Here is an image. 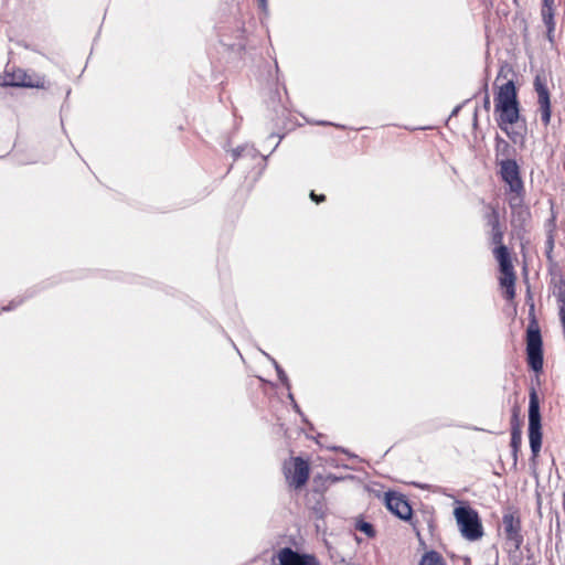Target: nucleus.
I'll return each instance as SVG.
<instances>
[{
  "mask_svg": "<svg viewBox=\"0 0 565 565\" xmlns=\"http://www.w3.org/2000/svg\"><path fill=\"white\" fill-rule=\"evenodd\" d=\"M502 276L500 277V284L502 287L505 288V294L509 299L514 298L515 290H514V282H515V275L513 267L509 269H501Z\"/></svg>",
  "mask_w": 565,
  "mask_h": 565,
  "instance_id": "11",
  "label": "nucleus"
},
{
  "mask_svg": "<svg viewBox=\"0 0 565 565\" xmlns=\"http://www.w3.org/2000/svg\"><path fill=\"white\" fill-rule=\"evenodd\" d=\"M294 407H295V409H296V411H299V407H298V405H297V404H295V406H294Z\"/></svg>",
  "mask_w": 565,
  "mask_h": 565,
  "instance_id": "33",
  "label": "nucleus"
},
{
  "mask_svg": "<svg viewBox=\"0 0 565 565\" xmlns=\"http://www.w3.org/2000/svg\"><path fill=\"white\" fill-rule=\"evenodd\" d=\"M459 109H460V106H457V107L452 110L451 115H452V116H454V115H457V113L459 111Z\"/></svg>",
  "mask_w": 565,
  "mask_h": 565,
  "instance_id": "30",
  "label": "nucleus"
},
{
  "mask_svg": "<svg viewBox=\"0 0 565 565\" xmlns=\"http://www.w3.org/2000/svg\"><path fill=\"white\" fill-rule=\"evenodd\" d=\"M418 565H446L443 556L436 551L426 552Z\"/></svg>",
  "mask_w": 565,
  "mask_h": 565,
  "instance_id": "17",
  "label": "nucleus"
},
{
  "mask_svg": "<svg viewBox=\"0 0 565 565\" xmlns=\"http://www.w3.org/2000/svg\"><path fill=\"white\" fill-rule=\"evenodd\" d=\"M310 198L312 201H315L317 203H320V202L324 201V199H326L323 194L317 195L313 191H311Z\"/></svg>",
  "mask_w": 565,
  "mask_h": 565,
  "instance_id": "26",
  "label": "nucleus"
},
{
  "mask_svg": "<svg viewBox=\"0 0 565 565\" xmlns=\"http://www.w3.org/2000/svg\"><path fill=\"white\" fill-rule=\"evenodd\" d=\"M527 352V361L531 369L535 372H539L543 367V354L542 351H526Z\"/></svg>",
  "mask_w": 565,
  "mask_h": 565,
  "instance_id": "18",
  "label": "nucleus"
},
{
  "mask_svg": "<svg viewBox=\"0 0 565 565\" xmlns=\"http://www.w3.org/2000/svg\"><path fill=\"white\" fill-rule=\"evenodd\" d=\"M318 124L319 125H328V122H326V121H319Z\"/></svg>",
  "mask_w": 565,
  "mask_h": 565,
  "instance_id": "32",
  "label": "nucleus"
},
{
  "mask_svg": "<svg viewBox=\"0 0 565 565\" xmlns=\"http://www.w3.org/2000/svg\"><path fill=\"white\" fill-rule=\"evenodd\" d=\"M522 444V431L519 426H514L511 430V448H512V457L513 465L516 466L518 462V452Z\"/></svg>",
  "mask_w": 565,
  "mask_h": 565,
  "instance_id": "16",
  "label": "nucleus"
},
{
  "mask_svg": "<svg viewBox=\"0 0 565 565\" xmlns=\"http://www.w3.org/2000/svg\"><path fill=\"white\" fill-rule=\"evenodd\" d=\"M385 505L396 516L408 520L412 516V508L404 495L396 492L385 493Z\"/></svg>",
  "mask_w": 565,
  "mask_h": 565,
  "instance_id": "8",
  "label": "nucleus"
},
{
  "mask_svg": "<svg viewBox=\"0 0 565 565\" xmlns=\"http://www.w3.org/2000/svg\"><path fill=\"white\" fill-rule=\"evenodd\" d=\"M487 222L491 230L501 227L499 212L495 209H491L490 213L487 215Z\"/></svg>",
  "mask_w": 565,
  "mask_h": 565,
  "instance_id": "19",
  "label": "nucleus"
},
{
  "mask_svg": "<svg viewBox=\"0 0 565 565\" xmlns=\"http://www.w3.org/2000/svg\"><path fill=\"white\" fill-rule=\"evenodd\" d=\"M246 150V147H237L236 149L232 150V156L236 160L242 156V152Z\"/></svg>",
  "mask_w": 565,
  "mask_h": 565,
  "instance_id": "25",
  "label": "nucleus"
},
{
  "mask_svg": "<svg viewBox=\"0 0 565 565\" xmlns=\"http://www.w3.org/2000/svg\"><path fill=\"white\" fill-rule=\"evenodd\" d=\"M300 565H320V563L315 556L303 554L300 561Z\"/></svg>",
  "mask_w": 565,
  "mask_h": 565,
  "instance_id": "24",
  "label": "nucleus"
},
{
  "mask_svg": "<svg viewBox=\"0 0 565 565\" xmlns=\"http://www.w3.org/2000/svg\"><path fill=\"white\" fill-rule=\"evenodd\" d=\"M275 369L277 371L278 379L281 381L282 384L286 385L287 388H289V380L287 377V374L285 371L279 366V364L276 361H273Z\"/></svg>",
  "mask_w": 565,
  "mask_h": 565,
  "instance_id": "22",
  "label": "nucleus"
},
{
  "mask_svg": "<svg viewBox=\"0 0 565 565\" xmlns=\"http://www.w3.org/2000/svg\"><path fill=\"white\" fill-rule=\"evenodd\" d=\"M494 256H495L497 260L499 262L500 270L509 269V268L513 267L507 246H504V245L497 246L494 248Z\"/></svg>",
  "mask_w": 565,
  "mask_h": 565,
  "instance_id": "15",
  "label": "nucleus"
},
{
  "mask_svg": "<svg viewBox=\"0 0 565 565\" xmlns=\"http://www.w3.org/2000/svg\"><path fill=\"white\" fill-rule=\"evenodd\" d=\"M14 307H15V305L11 303L10 306H8V307L3 308V310H11V309H12V308H14Z\"/></svg>",
  "mask_w": 565,
  "mask_h": 565,
  "instance_id": "31",
  "label": "nucleus"
},
{
  "mask_svg": "<svg viewBox=\"0 0 565 565\" xmlns=\"http://www.w3.org/2000/svg\"><path fill=\"white\" fill-rule=\"evenodd\" d=\"M492 231V242L500 246V245H503L502 244V241H503V232L501 230V227L499 228H495V230H491Z\"/></svg>",
  "mask_w": 565,
  "mask_h": 565,
  "instance_id": "23",
  "label": "nucleus"
},
{
  "mask_svg": "<svg viewBox=\"0 0 565 565\" xmlns=\"http://www.w3.org/2000/svg\"><path fill=\"white\" fill-rule=\"evenodd\" d=\"M543 23L547 29V39L550 42L554 40V31H555V9H542L541 11Z\"/></svg>",
  "mask_w": 565,
  "mask_h": 565,
  "instance_id": "13",
  "label": "nucleus"
},
{
  "mask_svg": "<svg viewBox=\"0 0 565 565\" xmlns=\"http://www.w3.org/2000/svg\"><path fill=\"white\" fill-rule=\"evenodd\" d=\"M553 232H554L553 230H550L547 232V237H546V242H545L546 256L550 260L552 259V252L554 248V233Z\"/></svg>",
  "mask_w": 565,
  "mask_h": 565,
  "instance_id": "21",
  "label": "nucleus"
},
{
  "mask_svg": "<svg viewBox=\"0 0 565 565\" xmlns=\"http://www.w3.org/2000/svg\"><path fill=\"white\" fill-rule=\"evenodd\" d=\"M534 89L537 94V104L541 113L542 122L547 126L551 121V99L546 78L537 74L534 78Z\"/></svg>",
  "mask_w": 565,
  "mask_h": 565,
  "instance_id": "6",
  "label": "nucleus"
},
{
  "mask_svg": "<svg viewBox=\"0 0 565 565\" xmlns=\"http://www.w3.org/2000/svg\"><path fill=\"white\" fill-rule=\"evenodd\" d=\"M302 555L292 551L290 547H284L278 553L280 565H300Z\"/></svg>",
  "mask_w": 565,
  "mask_h": 565,
  "instance_id": "12",
  "label": "nucleus"
},
{
  "mask_svg": "<svg viewBox=\"0 0 565 565\" xmlns=\"http://www.w3.org/2000/svg\"><path fill=\"white\" fill-rule=\"evenodd\" d=\"M542 9H554V0H543Z\"/></svg>",
  "mask_w": 565,
  "mask_h": 565,
  "instance_id": "27",
  "label": "nucleus"
},
{
  "mask_svg": "<svg viewBox=\"0 0 565 565\" xmlns=\"http://www.w3.org/2000/svg\"><path fill=\"white\" fill-rule=\"evenodd\" d=\"M356 530L363 532L366 536L373 537L375 535V531L373 525L365 521H359L355 525Z\"/></svg>",
  "mask_w": 565,
  "mask_h": 565,
  "instance_id": "20",
  "label": "nucleus"
},
{
  "mask_svg": "<svg viewBox=\"0 0 565 565\" xmlns=\"http://www.w3.org/2000/svg\"><path fill=\"white\" fill-rule=\"evenodd\" d=\"M0 85L11 87H40V84L34 82L32 77L21 68L6 71L0 77Z\"/></svg>",
  "mask_w": 565,
  "mask_h": 565,
  "instance_id": "9",
  "label": "nucleus"
},
{
  "mask_svg": "<svg viewBox=\"0 0 565 565\" xmlns=\"http://www.w3.org/2000/svg\"><path fill=\"white\" fill-rule=\"evenodd\" d=\"M505 537L513 544L515 550L520 548L523 536L521 534V521L514 513H505L502 518Z\"/></svg>",
  "mask_w": 565,
  "mask_h": 565,
  "instance_id": "10",
  "label": "nucleus"
},
{
  "mask_svg": "<svg viewBox=\"0 0 565 565\" xmlns=\"http://www.w3.org/2000/svg\"><path fill=\"white\" fill-rule=\"evenodd\" d=\"M511 209V223L514 228L524 230L531 218L529 207L524 204V194L508 198Z\"/></svg>",
  "mask_w": 565,
  "mask_h": 565,
  "instance_id": "7",
  "label": "nucleus"
},
{
  "mask_svg": "<svg viewBox=\"0 0 565 565\" xmlns=\"http://www.w3.org/2000/svg\"><path fill=\"white\" fill-rule=\"evenodd\" d=\"M483 106L484 108L488 110L490 108V97L488 94H486L484 98H483Z\"/></svg>",
  "mask_w": 565,
  "mask_h": 565,
  "instance_id": "28",
  "label": "nucleus"
},
{
  "mask_svg": "<svg viewBox=\"0 0 565 565\" xmlns=\"http://www.w3.org/2000/svg\"><path fill=\"white\" fill-rule=\"evenodd\" d=\"M259 7L266 11L267 10V0H258Z\"/></svg>",
  "mask_w": 565,
  "mask_h": 565,
  "instance_id": "29",
  "label": "nucleus"
},
{
  "mask_svg": "<svg viewBox=\"0 0 565 565\" xmlns=\"http://www.w3.org/2000/svg\"><path fill=\"white\" fill-rule=\"evenodd\" d=\"M495 110L499 113L498 125L503 130L507 125H513L519 120V102L513 81L500 86L495 97Z\"/></svg>",
  "mask_w": 565,
  "mask_h": 565,
  "instance_id": "1",
  "label": "nucleus"
},
{
  "mask_svg": "<svg viewBox=\"0 0 565 565\" xmlns=\"http://www.w3.org/2000/svg\"><path fill=\"white\" fill-rule=\"evenodd\" d=\"M459 531L468 541H478L483 535L482 524L478 512L469 505L457 507L454 511Z\"/></svg>",
  "mask_w": 565,
  "mask_h": 565,
  "instance_id": "2",
  "label": "nucleus"
},
{
  "mask_svg": "<svg viewBox=\"0 0 565 565\" xmlns=\"http://www.w3.org/2000/svg\"><path fill=\"white\" fill-rule=\"evenodd\" d=\"M310 475V467L308 461L301 457L291 458L284 463V476L289 487L294 489L302 488Z\"/></svg>",
  "mask_w": 565,
  "mask_h": 565,
  "instance_id": "4",
  "label": "nucleus"
},
{
  "mask_svg": "<svg viewBox=\"0 0 565 565\" xmlns=\"http://www.w3.org/2000/svg\"><path fill=\"white\" fill-rule=\"evenodd\" d=\"M500 175L508 185V198L524 194L523 181L521 179L520 169L515 160H502L500 162Z\"/></svg>",
  "mask_w": 565,
  "mask_h": 565,
  "instance_id": "5",
  "label": "nucleus"
},
{
  "mask_svg": "<svg viewBox=\"0 0 565 565\" xmlns=\"http://www.w3.org/2000/svg\"><path fill=\"white\" fill-rule=\"evenodd\" d=\"M529 440L533 457H536L542 447V424L540 402L535 390L530 392L529 401Z\"/></svg>",
  "mask_w": 565,
  "mask_h": 565,
  "instance_id": "3",
  "label": "nucleus"
},
{
  "mask_svg": "<svg viewBox=\"0 0 565 565\" xmlns=\"http://www.w3.org/2000/svg\"><path fill=\"white\" fill-rule=\"evenodd\" d=\"M526 351H542V338L539 329H529Z\"/></svg>",
  "mask_w": 565,
  "mask_h": 565,
  "instance_id": "14",
  "label": "nucleus"
}]
</instances>
